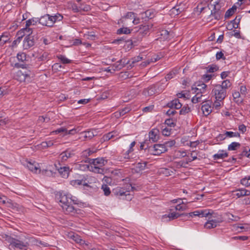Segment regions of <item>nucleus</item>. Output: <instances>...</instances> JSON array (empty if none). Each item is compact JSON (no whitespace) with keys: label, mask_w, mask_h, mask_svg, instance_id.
<instances>
[{"label":"nucleus","mask_w":250,"mask_h":250,"mask_svg":"<svg viewBox=\"0 0 250 250\" xmlns=\"http://www.w3.org/2000/svg\"><path fill=\"white\" fill-rule=\"evenodd\" d=\"M213 213V211L209 210V209H201V210H196L193 212H191L188 213H185L184 212H181L180 211H173V220L176 219L178 217H182V220H184L185 218L184 217H186L189 215L190 217H192L193 216H199V217H207L209 215H212Z\"/></svg>","instance_id":"f257e3e1"},{"label":"nucleus","mask_w":250,"mask_h":250,"mask_svg":"<svg viewBox=\"0 0 250 250\" xmlns=\"http://www.w3.org/2000/svg\"><path fill=\"white\" fill-rule=\"evenodd\" d=\"M217 101H222L227 96V91L221 87L220 84H217L212 90Z\"/></svg>","instance_id":"f03ea898"},{"label":"nucleus","mask_w":250,"mask_h":250,"mask_svg":"<svg viewBox=\"0 0 250 250\" xmlns=\"http://www.w3.org/2000/svg\"><path fill=\"white\" fill-rule=\"evenodd\" d=\"M166 151L164 144H155L152 147L149 148V152L151 155H159Z\"/></svg>","instance_id":"7ed1b4c3"},{"label":"nucleus","mask_w":250,"mask_h":250,"mask_svg":"<svg viewBox=\"0 0 250 250\" xmlns=\"http://www.w3.org/2000/svg\"><path fill=\"white\" fill-rule=\"evenodd\" d=\"M36 39L34 36L27 34L24 39L23 47L24 49H28L35 45Z\"/></svg>","instance_id":"20e7f679"},{"label":"nucleus","mask_w":250,"mask_h":250,"mask_svg":"<svg viewBox=\"0 0 250 250\" xmlns=\"http://www.w3.org/2000/svg\"><path fill=\"white\" fill-rule=\"evenodd\" d=\"M10 243L12 247L20 249H25L29 246L28 242L26 241H22L15 238H12Z\"/></svg>","instance_id":"39448f33"},{"label":"nucleus","mask_w":250,"mask_h":250,"mask_svg":"<svg viewBox=\"0 0 250 250\" xmlns=\"http://www.w3.org/2000/svg\"><path fill=\"white\" fill-rule=\"evenodd\" d=\"M112 195L115 196H125L127 200L131 199V198H130V197L128 198L126 197L127 196H130V195L129 193H126V190H125V189L123 188L117 187L114 188L112 191Z\"/></svg>","instance_id":"423d86ee"},{"label":"nucleus","mask_w":250,"mask_h":250,"mask_svg":"<svg viewBox=\"0 0 250 250\" xmlns=\"http://www.w3.org/2000/svg\"><path fill=\"white\" fill-rule=\"evenodd\" d=\"M195 87H192V90H194V92L197 95L200 94H204L206 93L207 85L203 83H195L194 85Z\"/></svg>","instance_id":"0eeeda50"},{"label":"nucleus","mask_w":250,"mask_h":250,"mask_svg":"<svg viewBox=\"0 0 250 250\" xmlns=\"http://www.w3.org/2000/svg\"><path fill=\"white\" fill-rule=\"evenodd\" d=\"M63 211L66 214H71L74 215L76 214H79L81 212V209L75 208L70 204H65L64 206H62Z\"/></svg>","instance_id":"6e6552de"},{"label":"nucleus","mask_w":250,"mask_h":250,"mask_svg":"<svg viewBox=\"0 0 250 250\" xmlns=\"http://www.w3.org/2000/svg\"><path fill=\"white\" fill-rule=\"evenodd\" d=\"M50 15L49 14H46L40 19H38V22L43 26H46L48 27L53 26V22L51 21Z\"/></svg>","instance_id":"1a4fd4ad"},{"label":"nucleus","mask_w":250,"mask_h":250,"mask_svg":"<svg viewBox=\"0 0 250 250\" xmlns=\"http://www.w3.org/2000/svg\"><path fill=\"white\" fill-rule=\"evenodd\" d=\"M175 203H178L175 206L173 205V208L174 207L175 211L182 212L186 209V206L183 203L181 198L173 199V204Z\"/></svg>","instance_id":"9d476101"},{"label":"nucleus","mask_w":250,"mask_h":250,"mask_svg":"<svg viewBox=\"0 0 250 250\" xmlns=\"http://www.w3.org/2000/svg\"><path fill=\"white\" fill-rule=\"evenodd\" d=\"M221 219H210L207 221L204 225V227L208 229H211L216 228L221 223Z\"/></svg>","instance_id":"9b49d317"},{"label":"nucleus","mask_w":250,"mask_h":250,"mask_svg":"<svg viewBox=\"0 0 250 250\" xmlns=\"http://www.w3.org/2000/svg\"><path fill=\"white\" fill-rule=\"evenodd\" d=\"M139 30L137 31L139 39H142L143 36L146 35L148 32L150 28V25L148 24H141L140 26Z\"/></svg>","instance_id":"f8f14e48"},{"label":"nucleus","mask_w":250,"mask_h":250,"mask_svg":"<svg viewBox=\"0 0 250 250\" xmlns=\"http://www.w3.org/2000/svg\"><path fill=\"white\" fill-rule=\"evenodd\" d=\"M58 200H59V202L62 204V206L71 204L72 201H74L70 197H68L67 195H66L63 192L60 193Z\"/></svg>","instance_id":"ddd939ff"},{"label":"nucleus","mask_w":250,"mask_h":250,"mask_svg":"<svg viewBox=\"0 0 250 250\" xmlns=\"http://www.w3.org/2000/svg\"><path fill=\"white\" fill-rule=\"evenodd\" d=\"M159 130L157 128L152 129L149 132V138L152 142L155 143L159 139Z\"/></svg>","instance_id":"4468645a"},{"label":"nucleus","mask_w":250,"mask_h":250,"mask_svg":"<svg viewBox=\"0 0 250 250\" xmlns=\"http://www.w3.org/2000/svg\"><path fill=\"white\" fill-rule=\"evenodd\" d=\"M104 160L103 158H98L95 159L94 166V168L97 170L96 172L97 173H102L101 170L102 171H103V170L100 169L99 167L97 166L102 167L103 165H104Z\"/></svg>","instance_id":"2eb2a0df"},{"label":"nucleus","mask_w":250,"mask_h":250,"mask_svg":"<svg viewBox=\"0 0 250 250\" xmlns=\"http://www.w3.org/2000/svg\"><path fill=\"white\" fill-rule=\"evenodd\" d=\"M130 62V61L127 60L126 59H122L118 61L117 62V63H118V64L116 65V64H114L113 66L115 67L116 69L120 70L125 65H129Z\"/></svg>","instance_id":"dca6fc26"},{"label":"nucleus","mask_w":250,"mask_h":250,"mask_svg":"<svg viewBox=\"0 0 250 250\" xmlns=\"http://www.w3.org/2000/svg\"><path fill=\"white\" fill-rule=\"evenodd\" d=\"M208 102L211 103V102L209 101H208ZM201 110H202L203 114L207 116L211 113V107L208 104H207V102H206V104L202 105Z\"/></svg>","instance_id":"f3484780"},{"label":"nucleus","mask_w":250,"mask_h":250,"mask_svg":"<svg viewBox=\"0 0 250 250\" xmlns=\"http://www.w3.org/2000/svg\"><path fill=\"white\" fill-rule=\"evenodd\" d=\"M27 167L30 171L34 173H40L41 171L38 164H35L34 163L29 162L27 164Z\"/></svg>","instance_id":"a211bd4d"},{"label":"nucleus","mask_w":250,"mask_h":250,"mask_svg":"<svg viewBox=\"0 0 250 250\" xmlns=\"http://www.w3.org/2000/svg\"><path fill=\"white\" fill-rule=\"evenodd\" d=\"M223 12L224 11H217L212 10L210 17H213L215 20L219 21L222 18Z\"/></svg>","instance_id":"6ab92c4d"},{"label":"nucleus","mask_w":250,"mask_h":250,"mask_svg":"<svg viewBox=\"0 0 250 250\" xmlns=\"http://www.w3.org/2000/svg\"><path fill=\"white\" fill-rule=\"evenodd\" d=\"M61 155L62 156V162H64L68 158H71L73 155H74V153L68 150H66L65 151H63L61 154Z\"/></svg>","instance_id":"aec40b11"},{"label":"nucleus","mask_w":250,"mask_h":250,"mask_svg":"<svg viewBox=\"0 0 250 250\" xmlns=\"http://www.w3.org/2000/svg\"><path fill=\"white\" fill-rule=\"evenodd\" d=\"M224 152V150H220L218 153L213 155V158L214 160H218L219 159H223L225 157L228 156V153Z\"/></svg>","instance_id":"412c9836"},{"label":"nucleus","mask_w":250,"mask_h":250,"mask_svg":"<svg viewBox=\"0 0 250 250\" xmlns=\"http://www.w3.org/2000/svg\"><path fill=\"white\" fill-rule=\"evenodd\" d=\"M58 170L62 177L66 178L68 177L69 172V168L68 167H61Z\"/></svg>","instance_id":"4be33fe9"},{"label":"nucleus","mask_w":250,"mask_h":250,"mask_svg":"<svg viewBox=\"0 0 250 250\" xmlns=\"http://www.w3.org/2000/svg\"><path fill=\"white\" fill-rule=\"evenodd\" d=\"M237 6L235 5H233L232 7L229 9L225 14V18L226 19H228L236 11Z\"/></svg>","instance_id":"5701e85b"},{"label":"nucleus","mask_w":250,"mask_h":250,"mask_svg":"<svg viewBox=\"0 0 250 250\" xmlns=\"http://www.w3.org/2000/svg\"><path fill=\"white\" fill-rule=\"evenodd\" d=\"M237 192L236 195L238 197H243L244 196H248L250 195V191L246 189H240L237 190Z\"/></svg>","instance_id":"b1692460"},{"label":"nucleus","mask_w":250,"mask_h":250,"mask_svg":"<svg viewBox=\"0 0 250 250\" xmlns=\"http://www.w3.org/2000/svg\"><path fill=\"white\" fill-rule=\"evenodd\" d=\"M28 30V31H31V28H23L22 29H21V30H19L17 33V36L18 37V40H21V39L22 38V37L26 35V34H25V31L26 30Z\"/></svg>","instance_id":"393cba45"},{"label":"nucleus","mask_w":250,"mask_h":250,"mask_svg":"<svg viewBox=\"0 0 250 250\" xmlns=\"http://www.w3.org/2000/svg\"><path fill=\"white\" fill-rule=\"evenodd\" d=\"M51 21L53 22V25L57 21H60L63 19V16L59 13H57L54 16H50Z\"/></svg>","instance_id":"a878e982"},{"label":"nucleus","mask_w":250,"mask_h":250,"mask_svg":"<svg viewBox=\"0 0 250 250\" xmlns=\"http://www.w3.org/2000/svg\"><path fill=\"white\" fill-rule=\"evenodd\" d=\"M176 95L178 99L184 98L186 100L189 98V93L188 91H183L181 92L178 93Z\"/></svg>","instance_id":"bb28decb"},{"label":"nucleus","mask_w":250,"mask_h":250,"mask_svg":"<svg viewBox=\"0 0 250 250\" xmlns=\"http://www.w3.org/2000/svg\"><path fill=\"white\" fill-rule=\"evenodd\" d=\"M17 75L21 77V81H24L27 78H30V74L26 71L19 70L17 73Z\"/></svg>","instance_id":"cd10ccee"},{"label":"nucleus","mask_w":250,"mask_h":250,"mask_svg":"<svg viewBox=\"0 0 250 250\" xmlns=\"http://www.w3.org/2000/svg\"><path fill=\"white\" fill-rule=\"evenodd\" d=\"M71 184L74 186L76 185H83L84 186H88L87 183L85 182V180H75L71 181Z\"/></svg>","instance_id":"c85d7f7f"},{"label":"nucleus","mask_w":250,"mask_h":250,"mask_svg":"<svg viewBox=\"0 0 250 250\" xmlns=\"http://www.w3.org/2000/svg\"><path fill=\"white\" fill-rule=\"evenodd\" d=\"M130 42V44L131 45V46H133V42L132 41H130V40H127V41H126L125 40V38H124V37H122V38H119V39H115L114 40L113 42H112V43H117V44H120L122 42ZM132 47H131V48Z\"/></svg>","instance_id":"c756f323"},{"label":"nucleus","mask_w":250,"mask_h":250,"mask_svg":"<svg viewBox=\"0 0 250 250\" xmlns=\"http://www.w3.org/2000/svg\"><path fill=\"white\" fill-rule=\"evenodd\" d=\"M162 134L165 136H168L171 134V128L166 126L162 125Z\"/></svg>","instance_id":"7c9ffc66"},{"label":"nucleus","mask_w":250,"mask_h":250,"mask_svg":"<svg viewBox=\"0 0 250 250\" xmlns=\"http://www.w3.org/2000/svg\"><path fill=\"white\" fill-rule=\"evenodd\" d=\"M38 22V18H32L26 21V28H29L31 25H36Z\"/></svg>","instance_id":"2f4dec72"},{"label":"nucleus","mask_w":250,"mask_h":250,"mask_svg":"<svg viewBox=\"0 0 250 250\" xmlns=\"http://www.w3.org/2000/svg\"><path fill=\"white\" fill-rule=\"evenodd\" d=\"M57 58H58V59H59L61 61V62L63 64L70 63L72 62L71 60H69L68 59H67L65 56L62 55H57Z\"/></svg>","instance_id":"473e14b6"},{"label":"nucleus","mask_w":250,"mask_h":250,"mask_svg":"<svg viewBox=\"0 0 250 250\" xmlns=\"http://www.w3.org/2000/svg\"><path fill=\"white\" fill-rule=\"evenodd\" d=\"M231 84L229 80H226L222 82V84H220L221 87L227 91V89L230 87Z\"/></svg>","instance_id":"72a5a7b5"},{"label":"nucleus","mask_w":250,"mask_h":250,"mask_svg":"<svg viewBox=\"0 0 250 250\" xmlns=\"http://www.w3.org/2000/svg\"><path fill=\"white\" fill-rule=\"evenodd\" d=\"M183 10V7H180V5H176L173 7V15H178Z\"/></svg>","instance_id":"f704fd0d"},{"label":"nucleus","mask_w":250,"mask_h":250,"mask_svg":"<svg viewBox=\"0 0 250 250\" xmlns=\"http://www.w3.org/2000/svg\"><path fill=\"white\" fill-rule=\"evenodd\" d=\"M241 19V17L240 16H237L234 20L231 21V22L232 23L233 27L234 28H238V25Z\"/></svg>","instance_id":"c9c22d12"},{"label":"nucleus","mask_w":250,"mask_h":250,"mask_svg":"<svg viewBox=\"0 0 250 250\" xmlns=\"http://www.w3.org/2000/svg\"><path fill=\"white\" fill-rule=\"evenodd\" d=\"M142 59V57L140 56H136L134 58H132L130 61V62L129 63V66L130 68H132L134 66V63L140 61Z\"/></svg>","instance_id":"e433bc0d"},{"label":"nucleus","mask_w":250,"mask_h":250,"mask_svg":"<svg viewBox=\"0 0 250 250\" xmlns=\"http://www.w3.org/2000/svg\"><path fill=\"white\" fill-rule=\"evenodd\" d=\"M182 104L180 103L179 99L176 98L173 100V108L179 109L182 108Z\"/></svg>","instance_id":"4c0bfd02"},{"label":"nucleus","mask_w":250,"mask_h":250,"mask_svg":"<svg viewBox=\"0 0 250 250\" xmlns=\"http://www.w3.org/2000/svg\"><path fill=\"white\" fill-rule=\"evenodd\" d=\"M131 33V30L127 27L120 28L117 31V34H128Z\"/></svg>","instance_id":"58836bf2"},{"label":"nucleus","mask_w":250,"mask_h":250,"mask_svg":"<svg viewBox=\"0 0 250 250\" xmlns=\"http://www.w3.org/2000/svg\"><path fill=\"white\" fill-rule=\"evenodd\" d=\"M240 146V144L237 142H232L228 146L229 150H235Z\"/></svg>","instance_id":"ea45409f"},{"label":"nucleus","mask_w":250,"mask_h":250,"mask_svg":"<svg viewBox=\"0 0 250 250\" xmlns=\"http://www.w3.org/2000/svg\"><path fill=\"white\" fill-rule=\"evenodd\" d=\"M146 166V162L139 163L136 164V170L137 171H142L145 169Z\"/></svg>","instance_id":"a19ab883"},{"label":"nucleus","mask_w":250,"mask_h":250,"mask_svg":"<svg viewBox=\"0 0 250 250\" xmlns=\"http://www.w3.org/2000/svg\"><path fill=\"white\" fill-rule=\"evenodd\" d=\"M169 32L166 29H163L160 31V36H161V38L166 40L168 38Z\"/></svg>","instance_id":"79ce46f5"},{"label":"nucleus","mask_w":250,"mask_h":250,"mask_svg":"<svg viewBox=\"0 0 250 250\" xmlns=\"http://www.w3.org/2000/svg\"><path fill=\"white\" fill-rule=\"evenodd\" d=\"M130 111V108L129 107H125L123 108L121 110H120L119 112H117L115 113L116 116H121L124 115L126 113Z\"/></svg>","instance_id":"37998d69"},{"label":"nucleus","mask_w":250,"mask_h":250,"mask_svg":"<svg viewBox=\"0 0 250 250\" xmlns=\"http://www.w3.org/2000/svg\"><path fill=\"white\" fill-rule=\"evenodd\" d=\"M186 156V152L183 151L181 152L180 151H175L174 156H173V158H179L184 157Z\"/></svg>","instance_id":"c03bdc74"},{"label":"nucleus","mask_w":250,"mask_h":250,"mask_svg":"<svg viewBox=\"0 0 250 250\" xmlns=\"http://www.w3.org/2000/svg\"><path fill=\"white\" fill-rule=\"evenodd\" d=\"M207 72L213 73L216 72L218 69V67L215 64L208 65L207 67Z\"/></svg>","instance_id":"a18cd8bd"},{"label":"nucleus","mask_w":250,"mask_h":250,"mask_svg":"<svg viewBox=\"0 0 250 250\" xmlns=\"http://www.w3.org/2000/svg\"><path fill=\"white\" fill-rule=\"evenodd\" d=\"M40 61H47L49 60V54L46 52H43L42 55L38 58Z\"/></svg>","instance_id":"49530a36"},{"label":"nucleus","mask_w":250,"mask_h":250,"mask_svg":"<svg viewBox=\"0 0 250 250\" xmlns=\"http://www.w3.org/2000/svg\"><path fill=\"white\" fill-rule=\"evenodd\" d=\"M156 89L154 87L151 86L148 89H145L144 92L146 95L149 96L153 95L155 93Z\"/></svg>","instance_id":"de8ad7c7"},{"label":"nucleus","mask_w":250,"mask_h":250,"mask_svg":"<svg viewBox=\"0 0 250 250\" xmlns=\"http://www.w3.org/2000/svg\"><path fill=\"white\" fill-rule=\"evenodd\" d=\"M102 189L104 192V194L105 196H108L111 193L110 188L107 185L104 184L102 186Z\"/></svg>","instance_id":"09e8293b"},{"label":"nucleus","mask_w":250,"mask_h":250,"mask_svg":"<svg viewBox=\"0 0 250 250\" xmlns=\"http://www.w3.org/2000/svg\"><path fill=\"white\" fill-rule=\"evenodd\" d=\"M190 111V108L188 106H184L181 108L179 111V114L181 115H185Z\"/></svg>","instance_id":"8fccbe9b"},{"label":"nucleus","mask_w":250,"mask_h":250,"mask_svg":"<svg viewBox=\"0 0 250 250\" xmlns=\"http://www.w3.org/2000/svg\"><path fill=\"white\" fill-rule=\"evenodd\" d=\"M225 135H226L227 137L229 138L240 137V134L238 132H233L232 131H226L225 133Z\"/></svg>","instance_id":"3c124183"},{"label":"nucleus","mask_w":250,"mask_h":250,"mask_svg":"<svg viewBox=\"0 0 250 250\" xmlns=\"http://www.w3.org/2000/svg\"><path fill=\"white\" fill-rule=\"evenodd\" d=\"M241 183L246 187L250 186V176H249L248 178L245 177L243 178L241 180Z\"/></svg>","instance_id":"603ef678"},{"label":"nucleus","mask_w":250,"mask_h":250,"mask_svg":"<svg viewBox=\"0 0 250 250\" xmlns=\"http://www.w3.org/2000/svg\"><path fill=\"white\" fill-rule=\"evenodd\" d=\"M52 70L55 72L60 71L61 69L63 68L60 63H55L52 65Z\"/></svg>","instance_id":"864d4df0"},{"label":"nucleus","mask_w":250,"mask_h":250,"mask_svg":"<svg viewBox=\"0 0 250 250\" xmlns=\"http://www.w3.org/2000/svg\"><path fill=\"white\" fill-rule=\"evenodd\" d=\"M26 54L24 53H19L17 54V57L19 61L23 62L26 60Z\"/></svg>","instance_id":"5fc2aeb1"},{"label":"nucleus","mask_w":250,"mask_h":250,"mask_svg":"<svg viewBox=\"0 0 250 250\" xmlns=\"http://www.w3.org/2000/svg\"><path fill=\"white\" fill-rule=\"evenodd\" d=\"M198 95H197L196 94V95L192 98L191 102L193 103L196 104V103L200 102H201L202 101L201 99H202V97L203 96V95H201L200 96V97H198Z\"/></svg>","instance_id":"6e6d98bb"},{"label":"nucleus","mask_w":250,"mask_h":250,"mask_svg":"<svg viewBox=\"0 0 250 250\" xmlns=\"http://www.w3.org/2000/svg\"><path fill=\"white\" fill-rule=\"evenodd\" d=\"M172 219V213H168V215L165 214L162 216V220L163 222L169 221Z\"/></svg>","instance_id":"4d7b16f0"},{"label":"nucleus","mask_w":250,"mask_h":250,"mask_svg":"<svg viewBox=\"0 0 250 250\" xmlns=\"http://www.w3.org/2000/svg\"><path fill=\"white\" fill-rule=\"evenodd\" d=\"M53 132H55L56 134L64 132L65 134L66 135V133H67V130L66 128L62 127L53 131Z\"/></svg>","instance_id":"13d9d810"},{"label":"nucleus","mask_w":250,"mask_h":250,"mask_svg":"<svg viewBox=\"0 0 250 250\" xmlns=\"http://www.w3.org/2000/svg\"><path fill=\"white\" fill-rule=\"evenodd\" d=\"M245 156L249 158H250V154L249 151L245 150L242 151V152L238 155V158L241 159L242 156Z\"/></svg>","instance_id":"bf43d9fd"},{"label":"nucleus","mask_w":250,"mask_h":250,"mask_svg":"<svg viewBox=\"0 0 250 250\" xmlns=\"http://www.w3.org/2000/svg\"><path fill=\"white\" fill-rule=\"evenodd\" d=\"M213 75L211 74H205L203 75L202 77V79L205 82H208L212 77Z\"/></svg>","instance_id":"052dcab7"},{"label":"nucleus","mask_w":250,"mask_h":250,"mask_svg":"<svg viewBox=\"0 0 250 250\" xmlns=\"http://www.w3.org/2000/svg\"><path fill=\"white\" fill-rule=\"evenodd\" d=\"M167 106L169 107L170 109L167 111L164 110L163 112L164 113H166L167 115L169 116L172 114V110H171V109H172V101L169 102L167 104Z\"/></svg>","instance_id":"680f3d73"},{"label":"nucleus","mask_w":250,"mask_h":250,"mask_svg":"<svg viewBox=\"0 0 250 250\" xmlns=\"http://www.w3.org/2000/svg\"><path fill=\"white\" fill-rule=\"evenodd\" d=\"M212 10L217 11H224V10L221 9V5L219 3V2L218 1L215 2V4L214 5V7Z\"/></svg>","instance_id":"e2e57ef3"},{"label":"nucleus","mask_w":250,"mask_h":250,"mask_svg":"<svg viewBox=\"0 0 250 250\" xmlns=\"http://www.w3.org/2000/svg\"><path fill=\"white\" fill-rule=\"evenodd\" d=\"M71 238H72L77 243H81L82 241H83V240L80 238V237L77 234H73L71 236Z\"/></svg>","instance_id":"0e129e2a"},{"label":"nucleus","mask_w":250,"mask_h":250,"mask_svg":"<svg viewBox=\"0 0 250 250\" xmlns=\"http://www.w3.org/2000/svg\"><path fill=\"white\" fill-rule=\"evenodd\" d=\"M248 236H238L232 238V239L233 240H240L241 241H246L248 240Z\"/></svg>","instance_id":"69168bd1"},{"label":"nucleus","mask_w":250,"mask_h":250,"mask_svg":"<svg viewBox=\"0 0 250 250\" xmlns=\"http://www.w3.org/2000/svg\"><path fill=\"white\" fill-rule=\"evenodd\" d=\"M216 58L217 60H220L221 59L223 60H225L226 58L224 57V54L222 53V52H218L216 54Z\"/></svg>","instance_id":"338daca9"},{"label":"nucleus","mask_w":250,"mask_h":250,"mask_svg":"<svg viewBox=\"0 0 250 250\" xmlns=\"http://www.w3.org/2000/svg\"><path fill=\"white\" fill-rule=\"evenodd\" d=\"M94 135L92 131H88L85 132L84 137L85 138H88L89 139H91L93 137H94Z\"/></svg>","instance_id":"774afa93"}]
</instances>
